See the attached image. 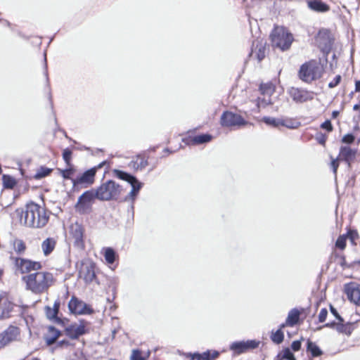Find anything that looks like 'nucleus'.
Masks as SVG:
<instances>
[{"mask_svg": "<svg viewBox=\"0 0 360 360\" xmlns=\"http://www.w3.org/2000/svg\"><path fill=\"white\" fill-rule=\"evenodd\" d=\"M20 221L25 226L33 229L44 227L49 220V212L45 207L30 201L23 208L16 210Z\"/></svg>", "mask_w": 360, "mask_h": 360, "instance_id": "f257e3e1", "label": "nucleus"}, {"mask_svg": "<svg viewBox=\"0 0 360 360\" xmlns=\"http://www.w3.org/2000/svg\"><path fill=\"white\" fill-rule=\"evenodd\" d=\"M57 240L54 238H47L41 243V250L44 256L50 255L56 248Z\"/></svg>", "mask_w": 360, "mask_h": 360, "instance_id": "c756f323", "label": "nucleus"}, {"mask_svg": "<svg viewBox=\"0 0 360 360\" xmlns=\"http://www.w3.org/2000/svg\"><path fill=\"white\" fill-rule=\"evenodd\" d=\"M16 307L17 305L7 292L0 293V320L11 318L12 313Z\"/></svg>", "mask_w": 360, "mask_h": 360, "instance_id": "4468645a", "label": "nucleus"}, {"mask_svg": "<svg viewBox=\"0 0 360 360\" xmlns=\"http://www.w3.org/2000/svg\"><path fill=\"white\" fill-rule=\"evenodd\" d=\"M114 174L120 179L126 181L131 184L132 188L129 193V198L134 200L141 188V183L139 182V181L136 179L135 176L125 172L115 169Z\"/></svg>", "mask_w": 360, "mask_h": 360, "instance_id": "f3484780", "label": "nucleus"}, {"mask_svg": "<svg viewBox=\"0 0 360 360\" xmlns=\"http://www.w3.org/2000/svg\"><path fill=\"white\" fill-rule=\"evenodd\" d=\"M354 324L356 325V328H360V319L356 321Z\"/></svg>", "mask_w": 360, "mask_h": 360, "instance_id": "69168bd1", "label": "nucleus"}, {"mask_svg": "<svg viewBox=\"0 0 360 360\" xmlns=\"http://www.w3.org/2000/svg\"><path fill=\"white\" fill-rule=\"evenodd\" d=\"M339 115V112L338 110H334L332 112V118L335 119Z\"/></svg>", "mask_w": 360, "mask_h": 360, "instance_id": "052dcab7", "label": "nucleus"}, {"mask_svg": "<svg viewBox=\"0 0 360 360\" xmlns=\"http://www.w3.org/2000/svg\"><path fill=\"white\" fill-rule=\"evenodd\" d=\"M63 159L65 161L67 166H71L72 164V151L70 148H65L63 151Z\"/></svg>", "mask_w": 360, "mask_h": 360, "instance_id": "c03bdc74", "label": "nucleus"}, {"mask_svg": "<svg viewBox=\"0 0 360 360\" xmlns=\"http://www.w3.org/2000/svg\"><path fill=\"white\" fill-rule=\"evenodd\" d=\"M340 160H338V158L337 159H335V160H333L331 161V167L333 168V172L334 174H336L337 173V170L338 169V167H339V161Z\"/></svg>", "mask_w": 360, "mask_h": 360, "instance_id": "6e6d98bb", "label": "nucleus"}, {"mask_svg": "<svg viewBox=\"0 0 360 360\" xmlns=\"http://www.w3.org/2000/svg\"><path fill=\"white\" fill-rule=\"evenodd\" d=\"M60 335V331L56 329L53 326H49L48 328L47 333L44 336V340L47 345H51L56 342L59 336Z\"/></svg>", "mask_w": 360, "mask_h": 360, "instance_id": "7c9ffc66", "label": "nucleus"}, {"mask_svg": "<svg viewBox=\"0 0 360 360\" xmlns=\"http://www.w3.org/2000/svg\"><path fill=\"white\" fill-rule=\"evenodd\" d=\"M220 123L221 126L226 127H240L247 124L248 122L240 115L227 110L221 115Z\"/></svg>", "mask_w": 360, "mask_h": 360, "instance_id": "2eb2a0df", "label": "nucleus"}, {"mask_svg": "<svg viewBox=\"0 0 360 360\" xmlns=\"http://www.w3.org/2000/svg\"><path fill=\"white\" fill-rule=\"evenodd\" d=\"M303 309L293 308L289 311L285 321L281 323V328L294 327L300 323V315Z\"/></svg>", "mask_w": 360, "mask_h": 360, "instance_id": "a878e982", "label": "nucleus"}, {"mask_svg": "<svg viewBox=\"0 0 360 360\" xmlns=\"http://www.w3.org/2000/svg\"><path fill=\"white\" fill-rule=\"evenodd\" d=\"M13 248L17 255H22L27 250L25 243L21 239H15L13 242Z\"/></svg>", "mask_w": 360, "mask_h": 360, "instance_id": "58836bf2", "label": "nucleus"}, {"mask_svg": "<svg viewBox=\"0 0 360 360\" xmlns=\"http://www.w3.org/2000/svg\"><path fill=\"white\" fill-rule=\"evenodd\" d=\"M352 326L353 324L350 323H344V321H330L326 323L323 326L320 327V329L322 328H336L337 330L339 331L340 333L350 335L351 330L352 329Z\"/></svg>", "mask_w": 360, "mask_h": 360, "instance_id": "c85d7f7f", "label": "nucleus"}, {"mask_svg": "<svg viewBox=\"0 0 360 360\" xmlns=\"http://www.w3.org/2000/svg\"><path fill=\"white\" fill-rule=\"evenodd\" d=\"M328 136L326 134H320L316 136V140L318 143L323 146H326V142L327 141Z\"/></svg>", "mask_w": 360, "mask_h": 360, "instance_id": "864d4df0", "label": "nucleus"}, {"mask_svg": "<svg viewBox=\"0 0 360 360\" xmlns=\"http://www.w3.org/2000/svg\"><path fill=\"white\" fill-rule=\"evenodd\" d=\"M27 288L35 294H42L49 290L50 287L56 282L53 273L48 271H40L30 274L23 278Z\"/></svg>", "mask_w": 360, "mask_h": 360, "instance_id": "f03ea898", "label": "nucleus"}, {"mask_svg": "<svg viewBox=\"0 0 360 360\" xmlns=\"http://www.w3.org/2000/svg\"><path fill=\"white\" fill-rule=\"evenodd\" d=\"M103 163L99 164L98 166L94 167L84 173L79 174L76 178L72 179L73 188H86L91 186L95 181V176L97 169L103 166Z\"/></svg>", "mask_w": 360, "mask_h": 360, "instance_id": "9b49d317", "label": "nucleus"}, {"mask_svg": "<svg viewBox=\"0 0 360 360\" xmlns=\"http://www.w3.org/2000/svg\"><path fill=\"white\" fill-rule=\"evenodd\" d=\"M60 309V302L56 301L53 304V307H45V313L46 317L50 320L58 319V314L59 312Z\"/></svg>", "mask_w": 360, "mask_h": 360, "instance_id": "473e14b6", "label": "nucleus"}, {"mask_svg": "<svg viewBox=\"0 0 360 360\" xmlns=\"http://www.w3.org/2000/svg\"><path fill=\"white\" fill-rule=\"evenodd\" d=\"M262 121L263 122H264L266 124L274 127H280V118L264 117L262 119Z\"/></svg>", "mask_w": 360, "mask_h": 360, "instance_id": "a18cd8bd", "label": "nucleus"}, {"mask_svg": "<svg viewBox=\"0 0 360 360\" xmlns=\"http://www.w3.org/2000/svg\"><path fill=\"white\" fill-rule=\"evenodd\" d=\"M353 110L357 111L360 110V104H356L353 106Z\"/></svg>", "mask_w": 360, "mask_h": 360, "instance_id": "680f3d73", "label": "nucleus"}, {"mask_svg": "<svg viewBox=\"0 0 360 360\" xmlns=\"http://www.w3.org/2000/svg\"><path fill=\"white\" fill-rule=\"evenodd\" d=\"M164 153H165V155H168L169 154L172 153V152H171V151H169V148H165V149L164 150Z\"/></svg>", "mask_w": 360, "mask_h": 360, "instance_id": "0e129e2a", "label": "nucleus"}, {"mask_svg": "<svg viewBox=\"0 0 360 360\" xmlns=\"http://www.w3.org/2000/svg\"><path fill=\"white\" fill-rule=\"evenodd\" d=\"M314 40L320 51L328 55L333 49L335 37L330 29L321 28L314 37Z\"/></svg>", "mask_w": 360, "mask_h": 360, "instance_id": "6e6552de", "label": "nucleus"}, {"mask_svg": "<svg viewBox=\"0 0 360 360\" xmlns=\"http://www.w3.org/2000/svg\"><path fill=\"white\" fill-rule=\"evenodd\" d=\"M70 233L74 239V245L78 248H84L85 246V229L84 226L76 221L70 226Z\"/></svg>", "mask_w": 360, "mask_h": 360, "instance_id": "a211bd4d", "label": "nucleus"}, {"mask_svg": "<svg viewBox=\"0 0 360 360\" xmlns=\"http://www.w3.org/2000/svg\"><path fill=\"white\" fill-rule=\"evenodd\" d=\"M219 356V352L216 350H207L202 353H186L184 356L187 360H215Z\"/></svg>", "mask_w": 360, "mask_h": 360, "instance_id": "393cba45", "label": "nucleus"}, {"mask_svg": "<svg viewBox=\"0 0 360 360\" xmlns=\"http://www.w3.org/2000/svg\"><path fill=\"white\" fill-rule=\"evenodd\" d=\"M52 171L53 169H50L44 166L40 167L34 175V179L39 180L46 176H48L51 174Z\"/></svg>", "mask_w": 360, "mask_h": 360, "instance_id": "ea45409f", "label": "nucleus"}, {"mask_svg": "<svg viewBox=\"0 0 360 360\" xmlns=\"http://www.w3.org/2000/svg\"><path fill=\"white\" fill-rule=\"evenodd\" d=\"M68 309L74 314H89L93 311L89 305L75 295L69 301Z\"/></svg>", "mask_w": 360, "mask_h": 360, "instance_id": "aec40b11", "label": "nucleus"}, {"mask_svg": "<svg viewBox=\"0 0 360 360\" xmlns=\"http://www.w3.org/2000/svg\"><path fill=\"white\" fill-rule=\"evenodd\" d=\"M345 292L349 301L360 307V285L356 283H349L345 285Z\"/></svg>", "mask_w": 360, "mask_h": 360, "instance_id": "5701e85b", "label": "nucleus"}, {"mask_svg": "<svg viewBox=\"0 0 360 360\" xmlns=\"http://www.w3.org/2000/svg\"><path fill=\"white\" fill-rule=\"evenodd\" d=\"M309 9L316 13H324L330 10V6L323 0H307Z\"/></svg>", "mask_w": 360, "mask_h": 360, "instance_id": "cd10ccee", "label": "nucleus"}, {"mask_svg": "<svg viewBox=\"0 0 360 360\" xmlns=\"http://www.w3.org/2000/svg\"><path fill=\"white\" fill-rule=\"evenodd\" d=\"M97 196L94 189L84 191L77 199L75 205L76 212L79 214H89L93 210V204Z\"/></svg>", "mask_w": 360, "mask_h": 360, "instance_id": "0eeeda50", "label": "nucleus"}, {"mask_svg": "<svg viewBox=\"0 0 360 360\" xmlns=\"http://www.w3.org/2000/svg\"><path fill=\"white\" fill-rule=\"evenodd\" d=\"M152 153L150 151L143 152L133 158L130 166L136 170H142L147 167L149 160L152 158Z\"/></svg>", "mask_w": 360, "mask_h": 360, "instance_id": "b1692460", "label": "nucleus"}, {"mask_svg": "<svg viewBox=\"0 0 360 360\" xmlns=\"http://www.w3.org/2000/svg\"><path fill=\"white\" fill-rule=\"evenodd\" d=\"M321 128L326 130L328 132H331L333 130V127L329 120H326L321 124Z\"/></svg>", "mask_w": 360, "mask_h": 360, "instance_id": "3c124183", "label": "nucleus"}, {"mask_svg": "<svg viewBox=\"0 0 360 360\" xmlns=\"http://www.w3.org/2000/svg\"><path fill=\"white\" fill-rule=\"evenodd\" d=\"M255 0H252V1L254 2Z\"/></svg>", "mask_w": 360, "mask_h": 360, "instance_id": "774afa93", "label": "nucleus"}, {"mask_svg": "<svg viewBox=\"0 0 360 360\" xmlns=\"http://www.w3.org/2000/svg\"><path fill=\"white\" fill-rule=\"evenodd\" d=\"M347 239L349 240L352 245H357V243L359 240V235L356 230L349 228L346 233Z\"/></svg>", "mask_w": 360, "mask_h": 360, "instance_id": "a19ab883", "label": "nucleus"}, {"mask_svg": "<svg viewBox=\"0 0 360 360\" xmlns=\"http://www.w3.org/2000/svg\"><path fill=\"white\" fill-rule=\"evenodd\" d=\"M22 340V330L20 325L16 323H11L0 333V349L11 343L20 342Z\"/></svg>", "mask_w": 360, "mask_h": 360, "instance_id": "423d86ee", "label": "nucleus"}, {"mask_svg": "<svg viewBox=\"0 0 360 360\" xmlns=\"http://www.w3.org/2000/svg\"><path fill=\"white\" fill-rule=\"evenodd\" d=\"M328 316V310L326 308H323L321 309L319 316L318 319L319 323H323L327 318Z\"/></svg>", "mask_w": 360, "mask_h": 360, "instance_id": "09e8293b", "label": "nucleus"}, {"mask_svg": "<svg viewBox=\"0 0 360 360\" xmlns=\"http://www.w3.org/2000/svg\"><path fill=\"white\" fill-rule=\"evenodd\" d=\"M130 360H146L142 355V352L139 349L132 350Z\"/></svg>", "mask_w": 360, "mask_h": 360, "instance_id": "49530a36", "label": "nucleus"}, {"mask_svg": "<svg viewBox=\"0 0 360 360\" xmlns=\"http://www.w3.org/2000/svg\"><path fill=\"white\" fill-rule=\"evenodd\" d=\"M268 51V46L266 41L262 39H256L252 42L251 51L249 56L261 62L266 57Z\"/></svg>", "mask_w": 360, "mask_h": 360, "instance_id": "6ab92c4d", "label": "nucleus"}, {"mask_svg": "<svg viewBox=\"0 0 360 360\" xmlns=\"http://www.w3.org/2000/svg\"><path fill=\"white\" fill-rule=\"evenodd\" d=\"M270 41L273 48H277L282 51L290 49L294 41V37L285 27L276 26L270 34Z\"/></svg>", "mask_w": 360, "mask_h": 360, "instance_id": "20e7f679", "label": "nucleus"}, {"mask_svg": "<svg viewBox=\"0 0 360 360\" xmlns=\"http://www.w3.org/2000/svg\"><path fill=\"white\" fill-rule=\"evenodd\" d=\"M101 253L103 255L106 262L110 264H113L116 257H118L113 248L110 247L103 248L101 250Z\"/></svg>", "mask_w": 360, "mask_h": 360, "instance_id": "72a5a7b5", "label": "nucleus"}, {"mask_svg": "<svg viewBox=\"0 0 360 360\" xmlns=\"http://www.w3.org/2000/svg\"><path fill=\"white\" fill-rule=\"evenodd\" d=\"M342 80V77L340 75H338L335 77V78L328 83V87L330 89H333L336 87L340 83Z\"/></svg>", "mask_w": 360, "mask_h": 360, "instance_id": "de8ad7c7", "label": "nucleus"}, {"mask_svg": "<svg viewBox=\"0 0 360 360\" xmlns=\"http://www.w3.org/2000/svg\"><path fill=\"white\" fill-rule=\"evenodd\" d=\"M347 240L346 234L340 235L336 240L335 247L340 250H344L347 246Z\"/></svg>", "mask_w": 360, "mask_h": 360, "instance_id": "37998d69", "label": "nucleus"}, {"mask_svg": "<svg viewBox=\"0 0 360 360\" xmlns=\"http://www.w3.org/2000/svg\"><path fill=\"white\" fill-rule=\"evenodd\" d=\"M197 128L187 131L185 137L182 139V142L186 146H198L207 143L213 139V136L210 134H197Z\"/></svg>", "mask_w": 360, "mask_h": 360, "instance_id": "ddd939ff", "label": "nucleus"}, {"mask_svg": "<svg viewBox=\"0 0 360 360\" xmlns=\"http://www.w3.org/2000/svg\"><path fill=\"white\" fill-rule=\"evenodd\" d=\"M330 312L335 316V318L338 320V321H344V319L341 317V316L338 314L336 309L332 305L330 306Z\"/></svg>", "mask_w": 360, "mask_h": 360, "instance_id": "5fc2aeb1", "label": "nucleus"}, {"mask_svg": "<svg viewBox=\"0 0 360 360\" xmlns=\"http://www.w3.org/2000/svg\"><path fill=\"white\" fill-rule=\"evenodd\" d=\"M302 347L301 340H295L292 342L290 348L293 352H298Z\"/></svg>", "mask_w": 360, "mask_h": 360, "instance_id": "603ef678", "label": "nucleus"}, {"mask_svg": "<svg viewBox=\"0 0 360 360\" xmlns=\"http://www.w3.org/2000/svg\"><path fill=\"white\" fill-rule=\"evenodd\" d=\"M261 344L259 340H248L233 342L229 345V349L234 355H240L257 349Z\"/></svg>", "mask_w": 360, "mask_h": 360, "instance_id": "f8f14e48", "label": "nucleus"}, {"mask_svg": "<svg viewBox=\"0 0 360 360\" xmlns=\"http://www.w3.org/2000/svg\"><path fill=\"white\" fill-rule=\"evenodd\" d=\"M58 345L60 346V347H68L70 345V342L68 340H61L58 342Z\"/></svg>", "mask_w": 360, "mask_h": 360, "instance_id": "13d9d810", "label": "nucleus"}, {"mask_svg": "<svg viewBox=\"0 0 360 360\" xmlns=\"http://www.w3.org/2000/svg\"><path fill=\"white\" fill-rule=\"evenodd\" d=\"M355 91L360 92V80L355 81Z\"/></svg>", "mask_w": 360, "mask_h": 360, "instance_id": "bf43d9fd", "label": "nucleus"}, {"mask_svg": "<svg viewBox=\"0 0 360 360\" xmlns=\"http://www.w3.org/2000/svg\"><path fill=\"white\" fill-rule=\"evenodd\" d=\"M274 360H296V358L289 347L283 349L275 356Z\"/></svg>", "mask_w": 360, "mask_h": 360, "instance_id": "4c0bfd02", "label": "nucleus"}, {"mask_svg": "<svg viewBox=\"0 0 360 360\" xmlns=\"http://www.w3.org/2000/svg\"><path fill=\"white\" fill-rule=\"evenodd\" d=\"M326 65L319 59H311L300 67L297 76L300 80L307 84L320 79L324 75Z\"/></svg>", "mask_w": 360, "mask_h": 360, "instance_id": "7ed1b4c3", "label": "nucleus"}, {"mask_svg": "<svg viewBox=\"0 0 360 360\" xmlns=\"http://www.w3.org/2000/svg\"><path fill=\"white\" fill-rule=\"evenodd\" d=\"M64 332L65 335L70 339L77 340L88 332L86 323L84 321H81L79 324L76 323L70 324L65 328Z\"/></svg>", "mask_w": 360, "mask_h": 360, "instance_id": "4be33fe9", "label": "nucleus"}, {"mask_svg": "<svg viewBox=\"0 0 360 360\" xmlns=\"http://www.w3.org/2000/svg\"><path fill=\"white\" fill-rule=\"evenodd\" d=\"M281 126L289 129H297L300 126V122L295 118L281 117L280 118V127Z\"/></svg>", "mask_w": 360, "mask_h": 360, "instance_id": "c9c22d12", "label": "nucleus"}, {"mask_svg": "<svg viewBox=\"0 0 360 360\" xmlns=\"http://www.w3.org/2000/svg\"><path fill=\"white\" fill-rule=\"evenodd\" d=\"M96 264L93 262L82 263L78 271V277L89 284L96 281Z\"/></svg>", "mask_w": 360, "mask_h": 360, "instance_id": "dca6fc26", "label": "nucleus"}, {"mask_svg": "<svg viewBox=\"0 0 360 360\" xmlns=\"http://www.w3.org/2000/svg\"><path fill=\"white\" fill-rule=\"evenodd\" d=\"M357 150L349 146H341L338 159L344 161L350 167L351 163L355 160Z\"/></svg>", "mask_w": 360, "mask_h": 360, "instance_id": "bb28decb", "label": "nucleus"}, {"mask_svg": "<svg viewBox=\"0 0 360 360\" xmlns=\"http://www.w3.org/2000/svg\"><path fill=\"white\" fill-rule=\"evenodd\" d=\"M288 94L295 103H302L311 101L314 98V93L304 89L291 87Z\"/></svg>", "mask_w": 360, "mask_h": 360, "instance_id": "412c9836", "label": "nucleus"}, {"mask_svg": "<svg viewBox=\"0 0 360 360\" xmlns=\"http://www.w3.org/2000/svg\"><path fill=\"white\" fill-rule=\"evenodd\" d=\"M247 1V0H242V2L244 4Z\"/></svg>", "mask_w": 360, "mask_h": 360, "instance_id": "338daca9", "label": "nucleus"}, {"mask_svg": "<svg viewBox=\"0 0 360 360\" xmlns=\"http://www.w3.org/2000/svg\"><path fill=\"white\" fill-rule=\"evenodd\" d=\"M68 168L65 169H58L59 174L62 176L64 179H72V176L75 172V169L73 165L67 166Z\"/></svg>", "mask_w": 360, "mask_h": 360, "instance_id": "79ce46f5", "label": "nucleus"}, {"mask_svg": "<svg viewBox=\"0 0 360 360\" xmlns=\"http://www.w3.org/2000/svg\"><path fill=\"white\" fill-rule=\"evenodd\" d=\"M259 91L263 97H258L255 101L258 111L273 103L271 96L276 91V85L271 81L262 82L259 86Z\"/></svg>", "mask_w": 360, "mask_h": 360, "instance_id": "1a4fd4ad", "label": "nucleus"}, {"mask_svg": "<svg viewBox=\"0 0 360 360\" xmlns=\"http://www.w3.org/2000/svg\"><path fill=\"white\" fill-rule=\"evenodd\" d=\"M123 191L122 187L112 180L107 181L94 190L97 199L103 201L117 200Z\"/></svg>", "mask_w": 360, "mask_h": 360, "instance_id": "39448f33", "label": "nucleus"}, {"mask_svg": "<svg viewBox=\"0 0 360 360\" xmlns=\"http://www.w3.org/2000/svg\"><path fill=\"white\" fill-rule=\"evenodd\" d=\"M349 269H354L356 266H360V259L352 262L346 266Z\"/></svg>", "mask_w": 360, "mask_h": 360, "instance_id": "4d7b16f0", "label": "nucleus"}, {"mask_svg": "<svg viewBox=\"0 0 360 360\" xmlns=\"http://www.w3.org/2000/svg\"><path fill=\"white\" fill-rule=\"evenodd\" d=\"M285 328H281V324L279 326V328L276 330H272L270 334L271 340L276 344L279 345L283 342L284 340V332L283 330Z\"/></svg>", "mask_w": 360, "mask_h": 360, "instance_id": "f704fd0d", "label": "nucleus"}, {"mask_svg": "<svg viewBox=\"0 0 360 360\" xmlns=\"http://www.w3.org/2000/svg\"><path fill=\"white\" fill-rule=\"evenodd\" d=\"M355 140V137L352 134H345L342 139V142L344 143L351 144Z\"/></svg>", "mask_w": 360, "mask_h": 360, "instance_id": "8fccbe9b", "label": "nucleus"}, {"mask_svg": "<svg viewBox=\"0 0 360 360\" xmlns=\"http://www.w3.org/2000/svg\"><path fill=\"white\" fill-rule=\"evenodd\" d=\"M306 350L307 352L310 354L311 356L313 358L319 357L323 354V351L319 348L316 343L310 340H307Z\"/></svg>", "mask_w": 360, "mask_h": 360, "instance_id": "2f4dec72", "label": "nucleus"}, {"mask_svg": "<svg viewBox=\"0 0 360 360\" xmlns=\"http://www.w3.org/2000/svg\"><path fill=\"white\" fill-rule=\"evenodd\" d=\"M4 271L3 269L0 268V281L2 280V278L4 276Z\"/></svg>", "mask_w": 360, "mask_h": 360, "instance_id": "e2e57ef3", "label": "nucleus"}, {"mask_svg": "<svg viewBox=\"0 0 360 360\" xmlns=\"http://www.w3.org/2000/svg\"><path fill=\"white\" fill-rule=\"evenodd\" d=\"M10 259L13 262L15 270L21 274H30L32 271H39L42 268L41 262L14 257L12 254Z\"/></svg>", "mask_w": 360, "mask_h": 360, "instance_id": "9d476101", "label": "nucleus"}, {"mask_svg": "<svg viewBox=\"0 0 360 360\" xmlns=\"http://www.w3.org/2000/svg\"><path fill=\"white\" fill-rule=\"evenodd\" d=\"M1 179L4 189L12 190L18 184L15 178L9 174H3Z\"/></svg>", "mask_w": 360, "mask_h": 360, "instance_id": "e433bc0d", "label": "nucleus"}]
</instances>
